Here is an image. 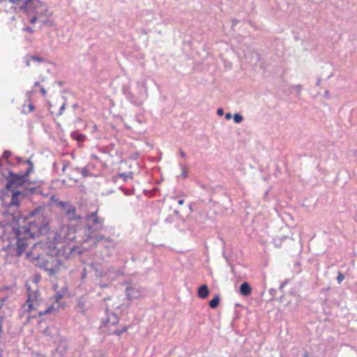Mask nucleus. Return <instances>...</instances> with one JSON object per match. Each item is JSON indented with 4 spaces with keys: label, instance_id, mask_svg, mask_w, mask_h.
Returning a JSON list of instances; mask_svg holds the SVG:
<instances>
[{
    "label": "nucleus",
    "instance_id": "aec40b11",
    "mask_svg": "<svg viewBox=\"0 0 357 357\" xmlns=\"http://www.w3.org/2000/svg\"><path fill=\"white\" fill-rule=\"evenodd\" d=\"M233 118H234V121L236 123H240L243 120V116L237 113L234 114Z\"/></svg>",
    "mask_w": 357,
    "mask_h": 357
},
{
    "label": "nucleus",
    "instance_id": "f8f14e48",
    "mask_svg": "<svg viewBox=\"0 0 357 357\" xmlns=\"http://www.w3.org/2000/svg\"><path fill=\"white\" fill-rule=\"evenodd\" d=\"M208 294H209L208 288L207 285H206V284L202 285L199 288L198 291H197L198 296L202 299L206 298L208 296Z\"/></svg>",
    "mask_w": 357,
    "mask_h": 357
},
{
    "label": "nucleus",
    "instance_id": "2f4dec72",
    "mask_svg": "<svg viewBox=\"0 0 357 357\" xmlns=\"http://www.w3.org/2000/svg\"><path fill=\"white\" fill-rule=\"evenodd\" d=\"M177 203L178 205H183L184 204V199H178Z\"/></svg>",
    "mask_w": 357,
    "mask_h": 357
},
{
    "label": "nucleus",
    "instance_id": "bb28decb",
    "mask_svg": "<svg viewBox=\"0 0 357 357\" xmlns=\"http://www.w3.org/2000/svg\"><path fill=\"white\" fill-rule=\"evenodd\" d=\"M28 107H29V112H31L34 111L35 107H34V106L32 104H31V103L29 104Z\"/></svg>",
    "mask_w": 357,
    "mask_h": 357
},
{
    "label": "nucleus",
    "instance_id": "c756f323",
    "mask_svg": "<svg viewBox=\"0 0 357 357\" xmlns=\"http://www.w3.org/2000/svg\"><path fill=\"white\" fill-rule=\"evenodd\" d=\"M179 155L183 158H186V154L182 149L179 150Z\"/></svg>",
    "mask_w": 357,
    "mask_h": 357
},
{
    "label": "nucleus",
    "instance_id": "e433bc0d",
    "mask_svg": "<svg viewBox=\"0 0 357 357\" xmlns=\"http://www.w3.org/2000/svg\"><path fill=\"white\" fill-rule=\"evenodd\" d=\"M84 138V135H80L78 138V140H83Z\"/></svg>",
    "mask_w": 357,
    "mask_h": 357
},
{
    "label": "nucleus",
    "instance_id": "cd10ccee",
    "mask_svg": "<svg viewBox=\"0 0 357 357\" xmlns=\"http://www.w3.org/2000/svg\"><path fill=\"white\" fill-rule=\"evenodd\" d=\"M15 159H16V160L17 161L18 163L24 162V164H26L25 162L26 160L24 161L21 157H18L17 156V157L15 158Z\"/></svg>",
    "mask_w": 357,
    "mask_h": 357
},
{
    "label": "nucleus",
    "instance_id": "9d476101",
    "mask_svg": "<svg viewBox=\"0 0 357 357\" xmlns=\"http://www.w3.org/2000/svg\"><path fill=\"white\" fill-rule=\"evenodd\" d=\"M15 15L16 9L13 7L9 10H4L3 12L1 13V20L5 24H11L13 21L15 20Z\"/></svg>",
    "mask_w": 357,
    "mask_h": 357
},
{
    "label": "nucleus",
    "instance_id": "39448f33",
    "mask_svg": "<svg viewBox=\"0 0 357 357\" xmlns=\"http://www.w3.org/2000/svg\"><path fill=\"white\" fill-rule=\"evenodd\" d=\"M75 238V228L71 225H61L48 234V238L54 244L68 243Z\"/></svg>",
    "mask_w": 357,
    "mask_h": 357
},
{
    "label": "nucleus",
    "instance_id": "72a5a7b5",
    "mask_svg": "<svg viewBox=\"0 0 357 357\" xmlns=\"http://www.w3.org/2000/svg\"><path fill=\"white\" fill-rule=\"evenodd\" d=\"M64 109H65V105H63L61 107V108H60V111H59V114H62V112H63V111L64 110Z\"/></svg>",
    "mask_w": 357,
    "mask_h": 357
},
{
    "label": "nucleus",
    "instance_id": "393cba45",
    "mask_svg": "<svg viewBox=\"0 0 357 357\" xmlns=\"http://www.w3.org/2000/svg\"><path fill=\"white\" fill-rule=\"evenodd\" d=\"M23 30L25 31H27L30 33H33L34 32V30L31 27H29V26H26L25 28H24Z\"/></svg>",
    "mask_w": 357,
    "mask_h": 357
},
{
    "label": "nucleus",
    "instance_id": "a878e982",
    "mask_svg": "<svg viewBox=\"0 0 357 357\" xmlns=\"http://www.w3.org/2000/svg\"><path fill=\"white\" fill-rule=\"evenodd\" d=\"M294 89H295V90H296V91H298V93H300V92H301V91L302 90V86H301V85H300V84L295 85V86H294Z\"/></svg>",
    "mask_w": 357,
    "mask_h": 357
},
{
    "label": "nucleus",
    "instance_id": "c85d7f7f",
    "mask_svg": "<svg viewBox=\"0 0 357 357\" xmlns=\"http://www.w3.org/2000/svg\"><path fill=\"white\" fill-rule=\"evenodd\" d=\"M40 92L43 94V96H46V94H47V91L43 86L40 87Z\"/></svg>",
    "mask_w": 357,
    "mask_h": 357
},
{
    "label": "nucleus",
    "instance_id": "6ab92c4d",
    "mask_svg": "<svg viewBox=\"0 0 357 357\" xmlns=\"http://www.w3.org/2000/svg\"><path fill=\"white\" fill-rule=\"evenodd\" d=\"M119 177L123 178L124 181H127L128 178H132V173L131 172L128 173H119Z\"/></svg>",
    "mask_w": 357,
    "mask_h": 357
},
{
    "label": "nucleus",
    "instance_id": "58836bf2",
    "mask_svg": "<svg viewBox=\"0 0 357 357\" xmlns=\"http://www.w3.org/2000/svg\"><path fill=\"white\" fill-rule=\"evenodd\" d=\"M33 245V247H34L35 248H36L38 246H39V245H40V244L36 243H34Z\"/></svg>",
    "mask_w": 357,
    "mask_h": 357
},
{
    "label": "nucleus",
    "instance_id": "20e7f679",
    "mask_svg": "<svg viewBox=\"0 0 357 357\" xmlns=\"http://www.w3.org/2000/svg\"><path fill=\"white\" fill-rule=\"evenodd\" d=\"M27 255L32 257L33 259L38 261V265L44 268L51 276L61 272L66 268L63 261L58 256L49 255L43 256L42 255H36L33 252H28Z\"/></svg>",
    "mask_w": 357,
    "mask_h": 357
},
{
    "label": "nucleus",
    "instance_id": "9b49d317",
    "mask_svg": "<svg viewBox=\"0 0 357 357\" xmlns=\"http://www.w3.org/2000/svg\"><path fill=\"white\" fill-rule=\"evenodd\" d=\"M126 296L129 300L136 299L140 297L141 293L138 289L127 287L126 289Z\"/></svg>",
    "mask_w": 357,
    "mask_h": 357
},
{
    "label": "nucleus",
    "instance_id": "412c9836",
    "mask_svg": "<svg viewBox=\"0 0 357 357\" xmlns=\"http://www.w3.org/2000/svg\"><path fill=\"white\" fill-rule=\"evenodd\" d=\"M126 330H127V328L126 327H123L121 330H119V329L111 330L109 331V333L110 334H115V335H120L122 333H123Z\"/></svg>",
    "mask_w": 357,
    "mask_h": 357
},
{
    "label": "nucleus",
    "instance_id": "2eb2a0df",
    "mask_svg": "<svg viewBox=\"0 0 357 357\" xmlns=\"http://www.w3.org/2000/svg\"><path fill=\"white\" fill-rule=\"evenodd\" d=\"M119 319L116 314H112L111 316L108 318L105 325L108 327L110 326H114L116 323H118Z\"/></svg>",
    "mask_w": 357,
    "mask_h": 357
},
{
    "label": "nucleus",
    "instance_id": "b1692460",
    "mask_svg": "<svg viewBox=\"0 0 357 357\" xmlns=\"http://www.w3.org/2000/svg\"><path fill=\"white\" fill-rule=\"evenodd\" d=\"M12 155V153L10 151H5L3 154V157L6 159H8L9 157Z\"/></svg>",
    "mask_w": 357,
    "mask_h": 357
},
{
    "label": "nucleus",
    "instance_id": "a211bd4d",
    "mask_svg": "<svg viewBox=\"0 0 357 357\" xmlns=\"http://www.w3.org/2000/svg\"><path fill=\"white\" fill-rule=\"evenodd\" d=\"M179 166L181 167V174L178 177L186 178L188 177L187 165L180 164Z\"/></svg>",
    "mask_w": 357,
    "mask_h": 357
},
{
    "label": "nucleus",
    "instance_id": "5701e85b",
    "mask_svg": "<svg viewBox=\"0 0 357 357\" xmlns=\"http://www.w3.org/2000/svg\"><path fill=\"white\" fill-rule=\"evenodd\" d=\"M31 59L34 61H37V62H41V61H44V59L42 58V57H39V56H31Z\"/></svg>",
    "mask_w": 357,
    "mask_h": 357
},
{
    "label": "nucleus",
    "instance_id": "c9c22d12",
    "mask_svg": "<svg viewBox=\"0 0 357 357\" xmlns=\"http://www.w3.org/2000/svg\"><path fill=\"white\" fill-rule=\"evenodd\" d=\"M324 93H325V96H326V98H328V97H329V93H328V91H326L324 92Z\"/></svg>",
    "mask_w": 357,
    "mask_h": 357
},
{
    "label": "nucleus",
    "instance_id": "7c9ffc66",
    "mask_svg": "<svg viewBox=\"0 0 357 357\" xmlns=\"http://www.w3.org/2000/svg\"><path fill=\"white\" fill-rule=\"evenodd\" d=\"M224 113V111L222 109H218L217 111V114L220 116L222 115Z\"/></svg>",
    "mask_w": 357,
    "mask_h": 357
},
{
    "label": "nucleus",
    "instance_id": "f03ea898",
    "mask_svg": "<svg viewBox=\"0 0 357 357\" xmlns=\"http://www.w3.org/2000/svg\"><path fill=\"white\" fill-rule=\"evenodd\" d=\"M29 167L23 174H16L11 171H8L6 174H4L6 180L5 188L7 191H24L26 194L31 192L33 188L30 187L31 182L28 179V176L33 172V164L30 159L25 161Z\"/></svg>",
    "mask_w": 357,
    "mask_h": 357
},
{
    "label": "nucleus",
    "instance_id": "423d86ee",
    "mask_svg": "<svg viewBox=\"0 0 357 357\" xmlns=\"http://www.w3.org/2000/svg\"><path fill=\"white\" fill-rule=\"evenodd\" d=\"M23 8L29 15H36L42 17H49L52 15L47 6L39 0H26Z\"/></svg>",
    "mask_w": 357,
    "mask_h": 357
},
{
    "label": "nucleus",
    "instance_id": "1a4fd4ad",
    "mask_svg": "<svg viewBox=\"0 0 357 357\" xmlns=\"http://www.w3.org/2000/svg\"><path fill=\"white\" fill-rule=\"evenodd\" d=\"M58 205L63 208L68 220H76L80 218V215H79L76 212L75 207L69 202H60Z\"/></svg>",
    "mask_w": 357,
    "mask_h": 357
},
{
    "label": "nucleus",
    "instance_id": "0eeeda50",
    "mask_svg": "<svg viewBox=\"0 0 357 357\" xmlns=\"http://www.w3.org/2000/svg\"><path fill=\"white\" fill-rule=\"evenodd\" d=\"M14 226L11 227L10 225H5L0 223V240L5 241L6 240L12 241H15L16 250L15 255L21 256L22 255H18V246L17 243V239L13 235V232L15 229L18 228V225H16V222H14Z\"/></svg>",
    "mask_w": 357,
    "mask_h": 357
},
{
    "label": "nucleus",
    "instance_id": "f3484780",
    "mask_svg": "<svg viewBox=\"0 0 357 357\" xmlns=\"http://www.w3.org/2000/svg\"><path fill=\"white\" fill-rule=\"evenodd\" d=\"M40 17L36 15H33L32 17H31L29 18V22L31 23V24H34L37 20H40V22H41L43 24H47L48 23V21L47 20H43V19H40Z\"/></svg>",
    "mask_w": 357,
    "mask_h": 357
},
{
    "label": "nucleus",
    "instance_id": "f704fd0d",
    "mask_svg": "<svg viewBox=\"0 0 357 357\" xmlns=\"http://www.w3.org/2000/svg\"><path fill=\"white\" fill-rule=\"evenodd\" d=\"M231 116H232L231 114H230V113H227L225 115V118L228 120L230 119L231 118Z\"/></svg>",
    "mask_w": 357,
    "mask_h": 357
},
{
    "label": "nucleus",
    "instance_id": "7ed1b4c3",
    "mask_svg": "<svg viewBox=\"0 0 357 357\" xmlns=\"http://www.w3.org/2000/svg\"><path fill=\"white\" fill-rule=\"evenodd\" d=\"M27 290L28 298L26 303L22 306L24 312H37L39 317H42L55 311V308L52 305L47 307L45 310H43L42 307L44 303L39 291H31L29 288H28Z\"/></svg>",
    "mask_w": 357,
    "mask_h": 357
},
{
    "label": "nucleus",
    "instance_id": "4c0bfd02",
    "mask_svg": "<svg viewBox=\"0 0 357 357\" xmlns=\"http://www.w3.org/2000/svg\"><path fill=\"white\" fill-rule=\"evenodd\" d=\"M25 63H26V65L27 66H30V61H29V60H26V61H25Z\"/></svg>",
    "mask_w": 357,
    "mask_h": 357
},
{
    "label": "nucleus",
    "instance_id": "473e14b6",
    "mask_svg": "<svg viewBox=\"0 0 357 357\" xmlns=\"http://www.w3.org/2000/svg\"><path fill=\"white\" fill-rule=\"evenodd\" d=\"M68 167V165L66 163H64L62 167V172H64Z\"/></svg>",
    "mask_w": 357,
    "mask_h": 357
},
{
    "label": "nucleus",
    "instance_id": "a19ab883",
    "mask_svg": "<svg viewBox=\"0 0 357 357\" xmlns=\"http://www.w3.org/2000/svg\"><path fill=\"white\" fill-rule=\"evenodd\" d=\"M36 317V314H33V315H32V317H33V318H34V317Z\"/></svg>",
    "mask_w": 357,
    "mask_h": 357
},
{
    "label": "nucleus",
    "instance_id": "ea45409f",
    "mask_svg": "<svg viewBox=\"0 0 357 357\" xmlns=\"http://www.w3.org/2000/svg\"><path fill=\"white\" fill-rule=\"evenodd\" d=\"M38 85H39V82H35V84H34V86H38Z\"/></svg>",
    "mask_w": 357,
    "mask_h": 357
},
{
    "label": "nucleus",
    "instance_id": "f257e3e1",
    "mask_svg": "<svg viewBox=\"0 0 357 357\" xmlns=\"http://www.w3.org/2000/svg\"><path fill=\"white\" fill-rule=\"evenodd\" d=\"M27 195L24 191H7L1 204L3 215H10L13 221L18 225V228L13 232L17 239L18 255H22L36 234H42L48 225L44 217V210L40 208L31 211L29 218L20 214V206Z\"/></svg>",
    "mask_w": 357,
    "mask_h": 357
},
{
    "label": "nucleus",
    "instance_id": "4be33fe9",
    "mask_svg": "<svg viewBox=\"0 0 357 357\" xmlns=\"http://www.w3.org/2000/svg\"><path fill=\"white\" fill-rule=\"evenodd\" d=\"M344 275L341 272H338L337 277V283L341 284L342 282L344 280Z\"/></svg>",
    "mask_w": 357,
    "mask_h": 357
},
{
    "label": "nucleus",
    "instance_id": "6e6552de",
    "mask_svg": "<svg viewBox=\"0 0 357 357\" xmlns=\"http://www.w3.org/2000/svg\"><path fill=\"white\" fill-rule=\"evenodd\" d=\"M86 227L92 231H99L102 228L104 219L97 215V211L93 212L86 217Z\"/></svg>",
    "mask_w": 357,
    "mask_h": 357
},
{
    "label": "nucleus",
    "instance_id": "ddd939ff",
    "mask_svg": "<svg viewBox=\"0 0 357 357\" xmlns=\"http://www.w3.org/2000/svg\"><path fill=\"white\" fill-rule=\"evenodd\" d=\"M240 293L243 296H248L251 293V287L248 282L243 283L240 287Z\"/></svg>",
    "mask_w": 357,
    "mask_h": 357
},
{
    "label": "nucleus",
    "instance_id": "4468645a",
    "mask_svg": "<svg viewBox=\"0 0 357 357\" xmlns=\"http://www.w3.org/2000/svg\"><path fill=\"white\" fill-rule=\"evenodd\" d=\"M92 238L94 239V242L96 243H100L102 241H105L108 242V243H112V238H110L109 237L108 238H105V236L102 235V234L94 235V236H93Z\"/></svg>",
    "mask_w": 357,
    "mask_h": 357
},
{
    "label": "nucleus",
    "instance_id": "dca6fc26",
    "mask_svg": "<svg viewBox=\"0 0 357 357\" xmlns=\"http://www.w3.org/2000/svg\"><path fill=\"white\" fill-rule=\"evenodd\" d=\"M219 304H220V297L218 295H216L215 296V298H213L209 302V306L213 309L217 307L219 305Z\"/></svg>",
    "mask_w": 357,
    "mask_h": 357
}]
</instances>
